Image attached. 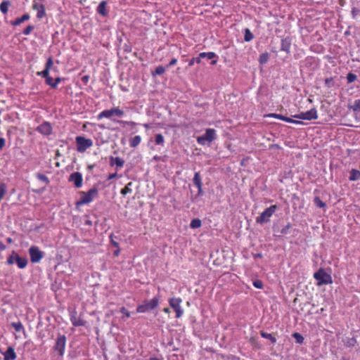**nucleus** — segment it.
<instances>
[{
	"mask_svg": "<svg viewBox=\"0 0 360 360\" xmlns=\"http://www.w3.org/2000/svg\"><path fill=\"white\" fill-rule=\"evenodd\" d=\"M160 297L159 295L153 297L150 300H145L143 304L136 307L137 313H146L158 307L160 303Z\"/></svg>",
	"mask_w": 360,
	"mask_h": 360,
	"instance_id": "1",
	"label": "nucleus"
},
{
	"mask_svg": "<svg viewBox=\"0 0 360 360\" xmlns=\"http://www.w3.org/2000/svg\"><path fill=\"white\" fill-rule=\"evenodd\" d=\"M82 195L80 199L76 202V207H79L83 205L89 204L91 202L94 198L98 195V191L96 188H92L87 192L81 191Z\"/></svg>",
	"mask_w": 360,
	"mask_h": 360,
	"instance_id": "2",
	"label": "nucleus"
},
{
	"mask_svg": "<svg viewBox=\"0 0 360 360\" xmlns=\"http://www.w3.org/2000/svg\"><path fill=\"white\" fill-rule=\"evenodd\" d=\"M314 278L317 281L318 286L333 283L332 276L326 273L322 268H320L314 274Z\"/></svg>",
	"mask_w": 360,
	"mask_h": 360,
	"instance_id": "3",
	"label": "nucleus"
},
{
	"mask_svg": "<svg viewBox=\"0 0 360 360\" xmlns=\"http://www.w3.org/2000/svg\"><path fill=\"white\" fill-rule=\"evenodd\" d=\"M277 210V205H273L269 207L266 208L261 214L256 218V222L257 224H262L269 221V219L275 213Z\"/></svg>",
	"mask_w": 360,
	"mask_h": 360,
	"instance_id": "4",
	"label": "nucleus"
},
{
	"mask_svg": "<svg viewBox=\"0 0 360 360\" xmlns=\"http://www.w3.org/2000/svg\"><path fill=\"white\" fill-rule=\"evenodd\" d=\"M77 144V150L79 153L85 152L88 148L93 146V141L90 139H86L84 136H78L75 139Z\"/></svg>",
	"mask_w": 360,
	"mask_h": 360,
	"instance_id": "5",
	"label": "nucleus"
},
{
	"mask_svg": "<svg viewBox=\"0 0 360 360\" xmlns=\"http://www.w3.org/2000/svg\"><path fill=\"white\" fill-rule=\"evenodd\" d=\"M66 345V337L64 335H58L56 343L53 346V349L57 352L59 356H63L65 353Z\"/></svg>",
	"mask_w": 360,
	"mask_h": 360,
	"instance_id": "6",
	"label": "nucleus"
},
{
	"mask_svg": "<svg viewBox=\"0 0 360 360\" xmlns=\"http://www.w3.org/2000/svg\"><path fill=\"white\" fill-rule=\"evenodd\" d=\"M124 114V111L119 108H112L110 110H105L101 112L97 118L98 120H102L103 118H111L112 116L115 115L117 117H122Z\"/></svg>",
	"mask_w": 360,
	"mask_h": 360,
	"instance_id": "7",
	"label": "nucleus"
},
{
	"mask_svg": "<svg viewBox=\"0 0 360 360\" xmlns=\"http://www.w3.org/2000/svg\"><path fill=\"white\" fill-rule=\"evenodd\" d=\"M182 300L180 297H171L169 299V304L176 313V318L179 319L182 316L184 309L181 304Z\"/></svg>",
	"mask_w": 360,
	"mask_h": 360,
	"instance_id": "8",
	"label": "nucleus"
},
{
	"mask_svg": "<svg viewBox=\"0 0 360 360\" xmlns=\"http://www.w3.org/2000/svg\"><path fill=\"white\" fill-rule=\"evenodd\" d=\"M216 139V131L214 129H207L204 135L197 138V142L204 145L205 141L212 142Z\"/></svg>",
	"mask_w": 360,
	"mask_h": 360,
	"instance_id": "9",
	"label": "nucleus"
},
{
	"mask_svg": "<svg viewBox=\"0 0 360 360\" xmlns=\"http://www.w3.org/2000/svg\"><path fill=\"white\" fill-rule=\"evenodd\" d=\"M30 260L32 263H38L44 257V253L37 246L32 245L29 249Z\"/></svg>",
	"mask_w": 360,
	"mask_h": 360,
	"instance_id": "10",
	"label": "nucleus"
},
{
	"mask_svg": "<svg viewBox=\"0 0 360 360\" xmlns=\"http://www.w3.org/2000/svg\"><path fill=\"white\" fill-rule=\"evenodd\" d=\"M292 117L300 120H311L318 118V112L316 108H311L307 112H302L300 114L293 115Z\"/></svg>",
	"mask_w": 360,
	"mask_h": 360,
	"instance_id": "11",
	"label": "nucleus"
},
{
	"mask_svg": "<svg viewBox=\"0 0 360 360\" xmlns=\"http://www.w3.org/2000/svg\"><path fill=\"white\" fill-rule=\"evenodd\" d=\"M32 8L33 10L37 11V18L38 19H42L46 15L45 6L43 4H39L37 0H34L32 2Z\"/></svg>",
	"mask_w": 360,
	"mask_h": 360,
	"instance_id": "12",
	"label": "nucleus"
},
{
	"mask_svg": "<svg viewBox=\"0 0 360 360\" xmlns=\"http://www.w3.org/2000/svg\"><path fill=\"white\" fill-rule=\"evenodd\" d=\"M37 131L44 136H49L52 134L53 127L49 122L44 121L37 127Z\"/></svg>",
	"mask_w": 360,
	"mask_h": 360,
	"instance_id": "13",
	"label": "nucleus"
},
{
	"mask_svg": "<svg viewBox=\"0 0 360 360\" xmlns=\"http://www.w3.org/2000/svg\"><path fill=\"white\" fill-rule=\"evenodd\" d=\"M68 181L72 182L76 188H80L83 182L82 175L79 172H73L70 175Z\"/></svg>",
	"mask_w": 360,
	"mask_h": 360,
	"instance_id": "14",
	"label": "nucleus"
},
{
	"mask_svg": "<svg viewBox=\"0 0 360 360\" xmlns=\"http://www.w3.org/2000/svg\"><path fill=\"white\" fill-rule=\"evenodd\" d=\"M70 321L74 326H84L86 325V321L82 319L81 316L77 315L76 310L71 311Z\"/></svg>",
	"mask_w": 360,
	"mask_h": 360,
	"instance_id": "15",
	"label": "nucleus"
},
{
	"mask_svg": "<svg viewBox=\"0 0 360 360\" xmlns=\"http://www.w3.org/2000/svg\"><path fill=\"white\" fill-rule=\"evenodd\" d=\"M265 117L276 118V119L281 120L282 121H284V122H286L288 123H293V124H302V121L295 120L292 118L285 117V116L280 115V114H276V113H269V114L265 115Z\"/></svg>",
	"mask_w": 360,
	"mask_h": 360,
	"instance_id": "16",
	"label": "nucleus"
},
{
	"mask_svg": "<svg viewBox=\"0 0 360 360\" xmlns=\"http://www.w3.org/2000/svg\"><path fill=\"white\" fill-rule=\"evenodd\" d=\"M3 355L4 360H15L17 358L15 352L12 347H8Z\"/></svg>",
	"mask_w": 360,
	"mask_h": 360,
	"instance_id": "17",
	"label": "nucleus"
},
{
	"mask_svg": "<svg viewBox=\"0 0 360 360\" xmlns=\"http://www.w3.org/2000/svg\"><path fill=\"white\" fill-rule=\"evenodd\" d=\"M53 65V59L51 57H49L47 59V61L46 63L45 69L41 72H38L37 75L39 76H48V75H49L50 70Z\"/></svg>",
	"mask_w": 360,
	"mask_h": 360,
	"instance_id": "18",
	"label": "nucleus"
},
{
	"mask_svg": "<svg viewBox=\"0 0 360 360\" xmlns=\"http://www.w3.org/2000/svg\"><path fill=\"white\" fill-rule=\"evenodd\" d=\"M291 46V41L288 37L284 38L281 39V50L286 52L287 53H290Z\"/></svg>",
	"mask_w": 360,
	"mask_h": 360,
	"instance_id": "19",
	"label": "nucleus"
},
{
	"mask_svg": "<svg viewBox=\"0 0 360 360\" xmlns=\"http://www.w3.org/2000/svg\"><path fill=\"white\" fill-rule=\"evenodd\" d=\"M15 262L19 269L25 268L28 262L27 258L21 257L18 254H15Z\"/></svg>",
	"mask_w": 360,
	"mask_h": 360,
	"instance_id": "20",
	"label": "nucleus"
},
{
	"mask_svg": "<svg viewBox=\"0 0 360 360\" xmlns=\"http://www.w3.org/2000/svg\"><path fill=\"white\" fill-rule=\"evenodd\" d=\"M124 161L122 158L119 157L114 158L111 156L110 158V166H113L115 165L117 167H122L124 166Z\"/></svg>",
	"mask_w": 360,
	"mask_h": 360,
	"instance_id": "21",
	"label": "nucleus"
},
{
	"mask_svg": "<svg viewBox=\"0 0 360 360\" xmlns=\"http://www.w3.org/2000/svg\"><path fill=\"white\" fill-rule=\"evenodd\" d=\"M30 18V15L28 13H25L22 15L20 18H18L14 21H12L11 25L13 26L19 25L22 22L28 20Z\"/></svg>",
	"mask_w": 360,
	"mask_h": 360,
	"instance_id": "22",
	"label": "nucleus"
},
{
	"mask_svg": "<svg viewBox=\"0 0 360 360\" xmlns=\"http://www.w3.org/2000/svg\"><path fill=\"white\" fill-rule=\"evenodd\" d=\"M106 4L107 3L105 1H102L97 8V12L103 16H105L108 14L106 11Z\"/></svg>",
	"mask_w": 360,
	"mask_h": 360,
	"instance_id": "23",
	"label": "nucleus"
},
{
	"mask_svg": "<svg viewBox=\"0 0 360 360\" xmlns=\"http://www.w3.org/2000/svg\"><path fill=\"white\" fill-rule=\"evenodd\" d=\"M141 142V137L139 135H136L129 139V146L131 148L137 147Z\"/></svg>",
	"mask_w": 360,
	"mask_h": 360,
	"instance_id": "24",
	"label": "nucleus"
},
{
	"mask_svg": "<svg viewBox=\"0 0 360 360\" xmlns=\"http://www.w3.org/2000/svg\"><path fill=\"white\" fill-rule=\"evenodd\" d=\"M359 179H360V171H359L356 169H352L350 171V175H349V179L352 181H354L359 180Z\"/></svg>",
	"mask_w": 360,
	"mask_h": 360,
	"instance_id": "25",
	"label": "nucleus"
},
{
	"mask_svg": "<svg viewBox=\"0 0 360 360\" xmlns=\"http://www.w3.org/2000/svg\"><path fill=\"white\" fill-rule=\"evenodd\" d=\"M155 143L157 146H165V137L162 134H157L155 136Z\"/></svg>",
	"mask_w": 360,
	"mask_h": 360,
	"instance_id": "26",
	"label": "nucleus"
},
{
	"mask_svg": "<svg viewBox=\"0 0 360 360\" xmlns=\"http://www.w3.org/2000/svg\"><path fill=\"white\" fill-rule=\"evenodd\" d=\"M12 327L15 329L16 332H25V328L22 325V323L19 321L18 322H13L11 323Z\"/></svg>",
	"mask_w": 360,
	"mask_h": 360,
	"instance_id": "27",
	"label": "nucleus"
},
{
	"mask_svg": "<svg viewBox=\"0 0 360 360\" xmlns=\"http://www.w3.org/2000/svg\"><path fill=\"white\" fill-rule=\"evenodd\" d=\"M217 56L214 52H202L200 53V58H207L210 60L214 59L217 58Z\"/></svg>",
	"mask_w": 360,
	"mask_h": 360,
	"instance_id": "28",
	"label": "nucleus"
},
{
	"mask_svg": "<svg viewBox=\"0 0 360 360\" xmlns=\"http://www.w3.org/2000/svg\"><path fill=\"white\" fill-rule=\"evenodd\" d=\"M260 335L262 338L269 340L272 343H276V338L271 333H266L263 330L260 331Z\"/></svg>",
	"mask_w": 360,
	"mask_h": 360,
	"instance_id": "29",
	"label": "nucleus"
},
{
	"mask_svg": "<svg viewBox=\"0 0 360 360\" xmlns=\"http://www.w3.org/2000/svg\"><path fill=\"white\" fill-rule=\"evenodd\" d=\"M11 3L9 1H4L0 4V11L6 14L8 11V6H10Z\"/></svg>",
	"mask_w": 360,
	"mask_h": 360,
	"instance_id": "30",
	"label": "nucleus"
},
{
	"mask_svg": "<svg viewBox=\"0 0 360 360\" xmlns=\"http://www.w3.org/2000/svg\"><path fill=\"white\" fill-rule=\"evenodd\" d=\"M132 186V182H129L124 188H123L121 191H120V193L122 195H125L128 193H131L132 191V189L131 188V186Z\"/></svg>",
	"mask_w": 360,
	"mask_h": 360,
	"instance_id": "31",
	"label": "nucleus"
},
{
	"mask_svg": "<svg viewBox=\"0 0 360 360\" xmlns=\"http://www.w3.org/2000/svg\"><path fill=\"white\" fill-rule=\"evenodd\" d=\"M202 225L201 220L199 219H193L190 224V227L191 229H198L200 228Z\"/></svg>",
	"mask_w": 360,
	"mask_h": 360,
	"instance_id": "32",
	"label": "nucleus"
},
{
	"mask_svg": "<svg viewBox=\"0 0 360 360\" xmlns=\"http://www.w3.org/2000/svg\"><path fill=\"white\" fill-rule=\"evenodd\" d=\"M253 38H254L253 34L251 32V31L248 28H246L245 30L244 40L245 41H250L251 40L253 39Z\"/></svg>",
	"mask_w": 360,
	"mask_h": 360,
	"instance_id": "33",
	"label": "nucleus"
},
{
	"mask_svg": "<svg viewBox=\"0 0 360 360\" xmlns=\"http://www.w3.org/2000/svg\"><path fill=\"white\" fill-rule=\"evenodd\" d=\"M166 71V68L163 67L162 65L158 66L155 71L152 73L153 76L155 75H163Z\"/></svg>",
	"mask_w": 360,
	"mask_h": 360,
	"instance_id": "34",
	"label": "nucleus"
},
{
	"mask_svg": "<svg viewBox=\"0 0 360 360\" xmlns=\"http://www.w3.org/2000/svg\"><path fill=\"white\" fill-rule=\"evenodd\" d=\"M193 184L197 186L202 185V179L199 172H195L193 179Z\"/></svg>",
	"mask_w": 360,
	"mask_h": 360,
	"instance_id": "35",
	"label": "nucleus"
},
{
	"mask_svg": "<svg viewBox=\"0 0 360 360\" xmlns=\"http://www.w3.org/2000/svg\"><path fill=\"white\" fill-rule=\"evenodd\" d=\"M36 176L39 180L44 182L46 186H47L50 182L49 178L45 174L37 173L36 174Z\"/></svg>",
	"mask_w": 360,
	"mask_h": 360,
	"instance_id": "36",
	"label": "nucleus"
},
{
	"mask_svg": "<svg viewBox=\"0 0 360 360\" xmlns=\"http://www.w3.org/2000/svg\"><path fill=\"white\" fill-rule=\"evenodd\" d=\"M120 312L122 314L121 319L124 321H125L126 319L129 318L131 316V313L124 307H122L120 309Z\"/></svg>",
	"mask_w": 360,
	"mask_h": 360,
	"instance_id": "37",
	"label": "nucleus"
},
{
	"mask_svg": "<svg viewBox=\"0 0 360 360\" xmlns=\"http://www.w3.org/2000/svg\"><path fill=\"white\" fill-rule=\"evenodd\" d=\"M269 53H262L260 56H259V62L260 64H264V63H266L269 60Z\"/></svg>",
	"mask_w": 360,
	"mask_h": 360,
	"instance_id": "38",
	"label": "nucleus"
},
{
	"mask_svg": "<svg viewBox=\"0 0 360 360\" xmlns=\"http://www.w3.org/2000/svg\"><path fill=\"white\" fill-rule=\"evenodd\" d=\"M325 86L328 87V89H330L334 86L335 82H334V78L333 77L326 78L324 81Z\"/></svg>",
	"mask_w": 360,
	"mask_h": 360,
	"instance_id": "39",
	"label": "nucleus"
},
{
	"mask_svg": "<svg viewBox=\"0 0 360 360\" xmlns=\"http://www.w3.org/2000/svg\"><path fill=\"white\" fill-rule=\"evenodd\" d=\"M292 337L295 339L296 342L299 344H302L304 342L303 336L299 333H294L292 334Z\"/></svg>",
	"mask_w": 360,
	"mask_h": 360,
	"instance_id": "40",
	"label": "nucleus"
},
{
	"mask_svg": "<svg viewBox=\"0 0 360 360\" xmlns=\"http://www.w3.org/2000/svg\"><path fill=\"white\" fill-rule=\"evenodd\" d=\"M314 204H315L318 207L322 208V207H326V203H325V202H323L320 199V198H319V197H315V198H314Z\"/></svg>",
	"mask_w": 360,
	"mask_h": 360,
	"instance_id": "41",
	"label": "nucleus"
},
{
	"mask_svg": "<svg viewBox=\"0 0 360 360\" xmlns=\"http://www.w3.org/2000/svg\"><path fill=\"white\" fill-rule=\"evenodd\" d=\"M350 108L354 112L360 111V99L355 100Z\"/></svg>",
	"mask_w": 360,
	"mask_h": 360,
	"instance_id": "42",
	"label": "nucleus"
},
{
	"mask_svg": "<svg viewBox=\"0 0 360 360\" xmlns=\"http://www.w3.org/2000/svg\"><path fill=\"white\" fill-rule=\"evenodd\" d=\"M196 63L198 64L201 63V58H200V54L196 58H192L188 61V67H191L194 65V63Z\"/></svg>",
	"mask_w": 360,
	"mask_h": 360,
	"instance_id": "43",
	"label": "nucleus"
},
{
	"mask_svg": "<svg viewBox=\"0 0 360 360\" xmlns=\"http://www.w3.org/2000/svg\"><path fill=\"white\" fill-rule=\"evenodd\" d=\"M356 75L352 72L348 73L347 75V79L348 83L354 82L355 80H356Z\"/></svg>",
	"mask_w": 360,
	"mask_h": 360,
	"instance_id": "44",
	"label": "nucleus"
},
{
	"mask_svg": "<svg viewBox=\"0 0 360 360\" xmlns=\"http://www.w3.org/2000/svg\"><path fill=\"white\" fill-rule=\"evenodd\" d=\"M43 78H45L46 79V84L49 85L52 88V85H53L54 80L53 79L50 77L49 75L48 76H41Z\"/></svg>",
	"mask_w": 360,
	"mask_h": 360,
	"instance_id": "45",
	"label": "nucleus"
},
{
	"mask_svg": "<svg viewBox=\"0 0 360 360\" xmlns=\"http://www.w3.org/2000/svg\"><path fill=\"white\" fill-rule=\"evenodd\" d=\"M15 251H13L12 255L8 257L6 261L8 264L11 265L14 263V260L15 261Z\"/></svg>",
	"mask_w": 360,
	"mask_h": 360,
	"instance_id": "46",
	"label": "nucleus"
},
{
	"mask_svg": "<svg viewBox=\"0 0 360 360\" xmlns=\"http://www.w3.org/2000/svg\"><path fill=\"white\" fill-rule=\"evenodd\" d=\"M292 227V225L290 223H288L285 226H284L281 230V234H283V235H285V234H288V232H289V229Z\"/></svg>",
	"mask_w": 360,
	"mask_h": 360,
	"instance_id": "47",
	"label": "nucleus"
},
{
	"mask_svg": "<svg viewBox=\"0 0 360 360\" xmlns=\"http://www.w3.org/2000/svg\"><path fill=\"white\" fill-rule=\"evenodd\" d=\"M118 123L124 124V125H128L131 127H134L136 125V123L132 121H124V120H118Z\"/></svg>",
	"mask_w": 360,
	"mask_h": 360,
	"instance_id": "48",
	"label": "nucleus"
},
{
	"mask_svg": "<svg viewBox=\"0 0 360 360\" xmlns=\"http://www.w3.org/2000/svg\"><path fill=\"white\" fill-rule=\"evenodd\" d=\"M34 29V27L33 25H28L26 28L24 29L22 33L25 35H29Z\"/></svg>",
	"mask_w": 360,
	"mask_h": 360,
	"instance_id": "49",
	"label": "nucleus"
},
{
	"mask_svg": "<svg viewBox=\"0 0 360 360\" xmlns=\"http://www.w3.org/2000/svg\"><path fill=\"white\" fill-rule=\"evenodd\" d=\"M253 285L258 289H262L263 288V283L260 280H256L253 281Z\"/></svg>",
	"mask_w": 360,
	"mask_h": 360,
	"instance_id": "50",
	"label": "nucleus"
},
{
	"mask_svg": "<svg viewBox=\"0 0 360 360\" xmlns=\"http://www.w3.org/2000/svg\"><path fill=\"white\" fill-rule=\"evenodd\" d=\"M359 13H360V11L359 8H355V7L352 8L351 14L354 19L356 18V17L359 14Z\"/></svg>",
	"mask_w": 360,
	"mask_h": 360,
	"instance_id": "51",
	"label": "nucleus"
},
{
	"mask_svg": "<svg viewBox=\"0 0 360 360\" xmlns=\"http://www.w3.org/2000/svg\"><path fill=\"white\" fill-rule=\"evenodd\" d=\"M62 79L60 77H58L55 79L53 85H52L53 89H56L58 84L61 82Z\"/></svg>",
	"mask_w": 360,
	"mask_h": 360,
	"instance_id": "52",
	"label": "nucleus"
},
{
	"mask_svg": "<svg viewBox=\"0 0 360 360\" xmlns=\"http://www.w3.org/2000/svg\"><path fill=\"white\" fill-rule=\"evenodd\" d=\"M177 63V59L175 58H173L169 63V64L167 65V68L168 67H171V66H174Z\"/></svg>",
	"mask_w": 360,
	"mask_h": 360,
	"instance_id": "53",
	"label": "nucleus"
},
{
	"mask_svg": "<svg viewBox=\"0 0 360 360\" xmlns=\"http://www.w3.org/2000/svg\"><path fill=\"white\" fill-rule=\"evenodd\" d=\"M6 145V140L4 138L0 137V150H2Z\"/></svg>",
	"mask_w": 360,
	"mask_h": 360,
	"instance_id": "54",
	"label": "nucleus"
},
{
	"mask_svg": "<svg viewBox=\"0 0 360 360\" xmlns=\"http://www.w3.org/2000/svg\"><path fill=\"white\" fill-rule=\"evenodd\" d=\"M110 242H111L112 245L114 247L118 248H119V243L113 240V238H112V235L110 236Z\"/></svg>",
	"mask_w": 360,
	"mask_h": 360,
	"instance_id": "55",
	"label": "nucleus"
},
{
	"mask_svg": "<svg viewBox=\"0 0 360 360\" xmlns=\"http://www.w3.org/2000/svg\"><path fill=\"white\" fill-rule=\"evenodd\" d=\"M117 176V172H115V173H112V174H110L108 175V180H111V179H113L115 178H116Z\"/></svg>",
	"mask_w": 360,
	"mask_h": 360,
	"instance_id": "56",
	"label": "nucleus"
},
{
	"mask_svg": "<svg viewBox=\"0 0 360 360\" xmlns=\"http://www.w3.org/2000/svg\"><path fill=\"white\" fill-rule=\"evenodd\" d=\"M89 79V77L88 75H84L82 77V80L84 83H87Z\"/></svg>",
	"mask_w": 360,
	"mask_h": 360,
	"instance_id": "57",
	"label": "nucleus"
},
{
	"mask_svg": "<svg viewBox=\"0 0 360 360\" xmlns=\"http://www.w3.org/2000/svg\"><path fill=\"white\" fill-rule=\"evenodd\" d=\"M120 252V248H117L116 250L114 251L113 255H114V256L117 257V256H119Z\"/></svg>",
	"mask_w": 360,
	"mask_h": 360,
	"instance_id": "58",
	"label": "nucleus"
},
{
	"mask_svg": "<svg viewBox=\"0 0 360 360\" xmlns=\"http://www.w3.org/2000/svg\"><path fill=\"white\" fill-rule=\"evenodd\" d=\"M202 185L197 186V188L198 189V194L201 195L202 193Z\"/></svg>",
	"mask_w": 360,
	"mask_h": 360,
	"instance_id": "59",
	"label": "nucleus"
},
{
	"mask_svg": "<svg viewBox=\"0 0 360 360\" xmlns=\"http://www.w3.org/2000/svg\"><path fill=\"white\" fill-rule=\"evenodd\" d=\"M6 249V245L0 241V250H4Z\"/></svg>",
	"mask_w": 360,
	"mask_h": 360,
	"instance_id": "60",
	"label": "nucleus"
},
{
	"mask_svg": "<svg viewBox=\"0 0 360 360\" xmlns=\"http://www.w3.org/2000/svg\"><path fill=\"white\" fill-rule=\"evenodd\" d=\"M163 311L165 313H166V314H169L170 313V309L168 307H165V308L163 309Z\"/></svg>",
	"mask_w": 360,
	"mask_h": 360,
	"instance_id": "61",
	"label": "nucleus"
},
{
	"mask_svg": "<svg viewBox=\"0 0 360 360\" xmlns=\"http://www.w3.org/2000/svg\"><path fill=\"white\" fill-rule=\"evenodd\" d=\"M143 126L146 129H149L150 128V125L148 124H143Z\"/></svg>",
	"mask_w": 360,
	"mask_h": 360,
	"instance_id": "62",
	"label": "nucleus"
},
{
	"mask_svg": "<svg viewBox=\"0 0 360 360\" xmlns=\"http://www.w3.org/2000/svg\"><path fill=\"white\" fill-rule=\"evenodd\" d=\"M217 60H212V61H211V65H216V64H217Z\"/></svg>",
	"mask_w": 360,
	"mask_h": 360,
	"instance_id": "63",
	"label": "nucleus"
},
{
	"mask_svg": "<svg viewBox=\"0 0 360 360\" xmlns=\"http://www.w3.org/2000/svg\"><path fill=\"white\" fill-rule=\"evenodd\" d=\"M6 240H7V242H8V243H11L13 242V240H12V238H8L6 239Z\"/></svg>",
	"mask_w": 360,
	"mask_h": 360,
	"instance_id": "64",
	"label": "nucleus"
}]
</instances>
